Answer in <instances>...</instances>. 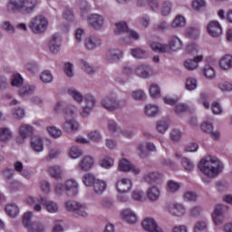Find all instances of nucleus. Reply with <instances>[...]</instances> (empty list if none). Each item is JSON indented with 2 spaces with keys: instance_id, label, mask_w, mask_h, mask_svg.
Masks as SVG:
<instances>
[{
  "instance_id": "obj_51",
  "label": "nucleus",
  "mask_w": 232,
  "mask_h": 232,
  "mask_svg": "<svg viewBox=\"0 0 232 232\" xmlns=\"http://www.w3.org/2000/svg\"><path fill=\"white\" fill-rule=\"evenodd\" d=\"M186 34L190 39H198L200 30L197 27H189L187 29Z\"/></svg>"
},
{
  "instance_id": "obj_47",
  "label": "nucleus",
  "mask_w": 232,
  "mask_h": 232,
  "mask_svg": "<svg viewBox=\"0 0 232 232\" xmlns=\"http://www.w3.org/2000/svg\"><path fill=\"white\" fill-rule=\"evenodd\" d=\"M180 162H181V166L184 168L185 171H192L193 168H195V164H193V161H191L188 158H182Z\"/></svg>"
},
{
  "instance_id": "obj_27",
  "label": "nucleus",
  "mask_w": 232,
  "mask_h": 232,
  "mask_svg": "<svg viewBox=\"0 0 232 232\" xmlns=\"http://www.w3.org/2000/svg\"><path fill=\"white\" fill-rule=\"evenodd\" d=\"M201 130L204 133H208L214 140H218L220 137V133H218V131H213V124L209 121L203 122L201 124Z\"/></svg>"
},
{
  "instance_id": "obj_19",
  "label": "nucleus",
  "mask_w": 232,
  "mask_h": 232,
  "mask_svg": "<svg viewBox=\"0 0 232 232\" xmlns=\"http://www.w3.org/2000/svg\"><path fill=\"white\" fill-rule=\"evenodd\" d=\"M89 23L92 28L99 30L104 26V17L98 14H93L89 16Z\"/></svg>"
},
{
  "instance_id": "obj_15",
  "label": "nucleus",
  "mask_w": 232,
  "mask_h": 232,
  "mask_svg": "<svg viewBox=\"0 0 232 232\" xmlns=\"http://www.w3.org/2000/svg\"><path fill=\"white\" fill-rule=\"evenodd\" d=\"M142 227L148 232H164V230H162V228H160L157 224V221L151 218H146L142 221Z\"/></svg>"
},
{
  "instance_id": "obj_46",
  "label": "nucleus",
  "mask_w": 232,
  "mask_h": 232,
  "mask_svg": "<svg viewBox=\"0 0 232 232\" xmlns=\"http://www.w3.org/2000/svg\"><path fill=\"white\" fill-rule=\"evenodd\" d=\"M186 26V18L182 15H178L172 22V28H182Z\"/></svg>"
},
{
  "instance_id": "obj_24",
  "label": "nucleus",
  "mask_w": 232,
  "mask_h": 232,
  "mask_svg": "<svg viewBox=\"0 0 232 232\" xmlns=\"http://www.w3.org/2000/svg\"><path fill=\"white\" fill-rule=\"evenodd\" d=\"M31 148L35 153H41L44 150V141L40 136H34L31 139Z\"/></svg>"
},
{
  "instance_id": "obj_53",
  "label": "nucleus",
  "mask_w": 232,
  "mask_h": 232,
  "mask_svg": "<svg viewBox=\"0 0 232 232\" xmlns=\"http://www.w3.org/2000/svg\"><path fill=\"white\" fill-rule=\"evenodd\" d=\"M12 113H13V117L17 121H21V119H24V115H25L24 109L21 107L13 109Z\"/></svg>"
},
{
  "instance_id": "obj_8",
  "label": "nucleus",
  "mask_w": 232,
  "mask_h": 232,
  "mask_svg": "<svg viewBox=\"0 0 232 232\" xmlns=\"http://www.w3.org/2000/svg\"><path fill=\"white\" fill-rule=\"evenodd\" d=\"M32 212H26L23 218V224L27 227L28 232H44V225L43 223L32 224Z\"/></svg>"
},
{
  "instance_id": "obj_9",
  "label": "nucleus",
  "mask_w": 232,
  "mask_h": 232,
  "mask_svg": "<svg viewBox=\"0 0 232 232\" xmlns=\"http://www.w3.org/2000/svg\"><path fill=\"white\" fill-rule=\"evenodd\" d=\"M83 102L85 106L82 107L81 115L83 117V119H86L90 117L92 111L95 110L97 101L95 100V96L92 94H86L83 98Z\"/></svg>"
},
{
  "instance_id": "obj_17",
  "label": "nucleus",
  "mask_w": 232,
  "mask_h": 232,
  "mask_svg": "<svg viewBox=\"0 0 232 232\" xmlns=\"http://www.w3.org/2000/svg\"><path fill=\"white\" fill-rule=\"evenodd\" d=\"M124 53L117 48L109 49L106 53V59L109 63H117L122 59Z\"/></svg>"
},
{
  "instance_id": "obj_36",
  "label": "nucleus",
  "mask_w": 232,
  "mask_h": 232,
  "mask_svg": "<svg viewBox=\"0 0 232 232\" xmlns=\"http://www.w3.org/2000/svg\"><path fill=\"white\" fill-rule=\"evenodd\" d=\"M114 34L116 35H122V34H128L130 29L128 28V24L126 22H118L115 24Z\"/></svg>"
},
{
  "instance_id": "obj_35",
  "label": "nucleus",
  "mask_w": 232,
  "mask_h": 232,
  "mask_svg": "<svg viewBox=\"0 0 232 232\" xmlns=\"http://www.w3.org/2000/svg\"><path fill=\"white\" fill-rule=\"evenodd\" d=\"M67 93L68 95H70L73 101H75V102H77L78 104H82V102L84 101V96H82V94L75 90V89H68L67 90Z\"/></svg>"
},
{
  "instance_id": "obj_55",
  "label": "nucleus",
  "mask_w": 232,
  "mask_h": 232,
  "mask_svg": "<svg viewBox=\"0 0 232 232\" xmlns=\"http://www.w3.org/2000/svg\"><path fill=\"white\" fill-rule=\"evenodd\" d=\"M23 76L21 74H14L13 79L11 82V86L15 87V88H20V86H23Z\"/></svg>"
},
{
  "instance_id": "obj_1",
  "label": "nucleus",
  "mask_w": 232,
  "mask_h": 232,
  "mask_svg": "<svg viewBox=\"0 0 232 232\" xmlns=\"http://www.w3.org/2000/svg\"><path fill=\"white\" fill-rule=\"evenodd\" d=\"M224 166L222 162L217 158L209 157L208 160H201L199 162V169L210 179H215L220 171H222Z\"/></svg>"
},
{
  "instance_id": "obj_57",
  "label": "nucleus",
  "mask_w": 232,
  "mask_h": 232,
  "mask_svg": "<svg viewBox=\"0 0 232 232\" xmlns=\"http://www.w3.org/2000/svg\"><path fill=\"white\" fill-rule=\"evenodd\" d=\"M171 8H172L171 2L169 1L163 2L161 5V14L164 16L169 15V14H171Z\"/></svg>"
},
{
  "instance_id": "obj_56",
  "label": "nucleus",
  "mask_w": 232,
  "mask_h": 232,
  "mask_svg": "<svg viewBox=\"0 0 232 232\" xmlns=\"http://www.w3.org/2000/svg\"><path fill=\"white\" fill-rule=\"evenodd\" d=\"M130 55L134 57V59H144L146 57V52L140 48L130 49Z\"/></svg>"
},
{
  "instance_id": "obj_52",
  "label": "nucleus",
  "mask_w": 232,
  "mask_h": 232,
  "mask_svg": "<svg viewBox=\"0 0 232 232\" xmlns=\"http://www.w3.org/2000/svg\"><path fill=\"white\" fill-rule=\"evenodd\" d=\"M167 189L169 193H177L180 189V184L173 180H169L167 183Z\"/></svg>"
},
{
  "instance_id": "obj_13",
  "label": "nucleus",
  "mask_w": 232,
  "mask_h": 232,
  "mask_svg": "<svg viewBox=\"0 0 232 232\" xmlns=\"http://www.w3.org/2000/svg\"><path fill=\"white\" fill-rule=\"evenodd\" d=\"M38 202H40L48 213H59V204L53 200L46 198V197H39Z\"/></svg>"
},
{
  "instance_id": "obj_45",
  "label": "nucleus",
  "mask_w": 232,
  "mask_h": 232,
  "mask_svg": "<svg viewBox=\"0 0 232 232\" xmlns=\"http://www.w3.org/2000/svg\"><path fill=\"white\" fill-rule=\"evenodd\" d=\"M149 92L152 99H159L160 97V87L157 83L150 84Z\"/></svg>"
},
{
  "instance_id": "obj_3",
  "label": "nucleus",
  "mask_w": 232,
  "mask_h": 232,
  "mask_svg": "<svg viewBox=\"0 0 232 232\" xmlns=\"http://www.w3.org/2000/svg\"><path fill=\"white\" fill-rule=\"evenodd\" d=\"M182 40L179 38L177 35L170 36L169 40V44H164L157 42H153L150 44V48L152 52H156L157 53H169L171 52H179V50H182Z\"/></svg>"
},
{
  "instance_id": "obj_58",
  "label": "nucleus",
  "mask_w": 232,
  "mask_h": 232,
  "mask_svg": "<svg viewBox=\"0 0 232 232\" xmlns=\"http://www.w3.org/2000/svg\"><path fill=\"white\" fill-rule=\"evenodd\" d=\"M192 6L197 12H202L206 9V1L204 0H194L192 2Z\"/></svg>"
},
{
  "instance_id": "obj_5",
  "label": "nucleus",
  "mask_w": 232,
  "mask_h": 232,
  "mask_svg": "<svg viewBox=\"0 0 232 232\" xmlns=\"http://www.w3.org/2000/svg\"><path fill=\"white\" fill-rule=\"evenodd\" d=\"M65 122L63 125V128L67 133L71 131H77L79 130V122L73 120V115L77 113V106L69 105L63 110Z\"/></svg>"
},
{
  "instance_id": "obj_6",
  "label": "nucleus",
  "mask_w": 232,
  "mask_h": 232,
  "mask_svg": "<svg viewBox=\"0 0 232 232\" xmlns=\"http://www.w3.org/2000/svg\"><path fill=\"white\" fill-rule=\"evenodd\" d=\"M54 193L58 197L67 195V197H75L79 194V184L74 179H68L64 184L60 183L54 187Z\"/></svg>"
},
{
  "instance_id": "obj_20",
  "label": "nucleus",
  "mask_w": 232,
  "mask_h": 232,
  "mask_svg": "<svg viewBox=\"0 0 232 232\" xmlns=\"http://www.w3.org/2000/svg\"><path fill=\"white\" fill-rule=\"evenodd\" d=\"M121 217L127 224H137L139 218H137V214L133 212V210L130 208H125L121 211Z\"/></svg>"
},
{
  "instance_id": "obj_21",
  "label": "nucleus",
  "mask_w": 232,
  "mask_h": 232,
  "mask_svg": "<svg viewBox=\"0 0 232 232\" xmlns=\"http://www.w3.org/2000/svg\"><path fill=\"white\" fill-rule=\"evenodd\" d=\"M102 44V41L97 35H91L85 39V47L87 50H95Z\"/></svg>"
},
{
  "instance_id": "obj_31",
  "label": "nucleus",
  "mask_w": 232,
  "mask_h": 232,
  "mask_svg": "<svg viewBox=\"0 0 232 232\" xmlns=\"http://www.w3.org/2000/svg\"><path fill=\"white\" fill-rule=\"evenodd\" d=\"M106 181L102 179H96L92 185V188L94 189V192L97 193L98 195H101L106 191L107 188Z\"/></svg>"
},
{
  "instance_id": "obj_41",
  "label": "nucleus",
  "mask_w": 232,
  "mask_h": 232,
  "mask_svg": "<svg viewBox=\"0 0 232 232\" xmlns=\"http://www.w3.org/2000/svg\"><path fill=\"white\" fill-rule=\"evenodd\" d=\"M96 180L95 176L92 173H86L82 176V182L87 188H92Z\"/></svg>"
},
{
  "instance_id": "obj_39",
  "label": "nucleus",
  "mask_w": 232,
  "mask_h": 232,
  "mask_svg": "<svg viewBox=\"0 0 232 232\" xmlns=\"http://www.w3.org/2000/svg\"><path fill=\"white\" fill-rule=\"evenodd\" d=\"M12 139V131L8 128H0V142H8Z\"/></svg>"
},
{
  "instance_id": "obj_43",
  "label": "nucleus",
  "mask_w": 232,
  "mask_h": 232,
  "mask_svg": "<svg viewBox=\"0 0 232 232\" xmlns=\"http://www.w3.org/2000/svg\"><path fill=\"white\" fill-rule=\"evenodd\" d=\"M35 92L34 85H25L24 88L20 89L18 94L20 97H26V95H32Z\"/></svg>"
},
{
  "instance_id": "obj_11",
  "label": "nucleus",
  "mask_w": 232,
  "mask_h": 232,
  "mask_svg": "<svg viewBox=\"0 0 232 232\" xmlns=\"http://www.w3.org/2000/svg\"><path fill=\"white\" fill-rule=\"evenodd\" d=\"M146 149L151 153H157V146H155V143L151 141L146 142L145 144L139 143L137 150L140 159H146V155H148V151H146Z\"/></svg>"
},
{
  "instance_id": "obj_30",
  "label": "nucleus",
  "mask_w": 232,
  "mask_h": 232,
  "mask_svg": "<svg viewBox=\"0 0 232 232\" xmlns=\"http://www.w3.org/2000/svg\"><path fill=\"white\" fill-rule=\"evenodd\" d=\"M147 198L150 202H157L160 198V189L157 187H151L147 190Z\"/></svg>"
},
{
  "instance_id": "obj_38",
  "label": "nucleus",
  "mask_w": 232,
  "mask_h": 232,
  "mask_svg": "<svg viewBox=\"0 0 232 232\" xmlns=\"http://www.w3.org/2000/svg\"><path fill=\"white\" fill-rule=\"evenodd\" d=\"M169 129V122L166 120H160L156 122V131L164 134Z\"/></svg>"
},
{
  "instance_id": "obj_33",
  "label": "nucleus",
  "mask_w": 232,
  "mask_h": 232,
  "mask_svg": "<svg viewBox=\"0 0 232 232\" xmlns=\"http://www.w3.org/2000/svg\"><path fill=\"white\" fill-rule=\"evenodd\" d=\"M5 213L11 218H15L19 215V207L14 203L8 204L5 206Z\"/></svg>"
},
{
  "instance_id": "obj_25",
  "label": "nucleus",
  "mask_w": 232,
  "mask_h": 232,
  "mask_svg": "<svg viewBox=\"0 0 232 232\" xmlns=\"http://www.w3.org/2000/svg\"><path fill=\"white\" fill-rule=\"evenodd\" d=\"M153 72V69L150 65L141 64L136 67L135 73L138 77H141L142 79H148L150 75Z\"/></svg>"
},
{
  "instance_id": "obj_54",
  "label": "nucleus",
  "mask_w": 232,
  "mask_h": 232,
  "mask_svg": "<svg viewBox=\"0 0 232 232\" xmlns=\"http://www.w3.org/2000/svg\"><path fill=\"white\" fill-rule=\"evenodd\" d=\"M69 155L71 159H79V157L82 156V150L78 146H72L70 149Z\"/></svg>"
},
{
  "instance_id": "obj_42",
  "label": "nucleus",
  "mask_w": 232,
  "mask_h": 232,
  "mask_svg": "<svg viewBox=\"0 0 232 232\" xmlns=\"http://www.w3.org/2000/svg\"><path fill=\"white\" fill-rule=\"evenodd\" d=\"M113 164H115V161L113 160V158L110 156L104 157L100 161V166L102 168H104L105 169H110V168H113Z\"/></svg>"
},
{
  "instance_id": "obj_4",
  "label": "nucleus",
  "mask_w": 232,
  "mask_h": 232,
  "mask_svg": "<svg viewBox=\"0 0 232 232\" xmlns=\"http://www.w3.org/2000/svg\"><path fill=\"white\" fill-rule=\"evenodd\" d=\"M102 108L108 111H115V110H121L126 108L128 105V100L126 98L117 99L115 94H109L101 101Z\"/></svg>"
},
{
  "instance_id": "obj_60",
  "label": "nucleus",
  "mask_w": 232,
  "mask_h": 232,
  "mask_svg": "<svg viewBox=\"0 0 232 232\" xmlns=\"http://www.w3.org/2000/svg\"><path fill=\"white\" fill-rule=\"evenodd\" d=\"M130 95L134 101H144L146 99V93L142 90L133 91Z\"/></svg>"
},
{
  "instance_id": "obj_62",
  "label": "nucleus",
  "mask_w": 232,
  "mask_h": 232,
  "mask_svg": "<svg viewBox=\"0 0 232 232\" xmlns=\"http://www.w3.org/2000/svg\"><path fill=\"white\" fill-rule=\"evenodd\" d=\"M80 64H81L82 70H84V72H86V73H89V74L95 73V68H93V66H92L90 63H88V62L82 60L80 62Z\"/></svg>"
},
{
  "instance_id": "obj_50",
  "label": "nucleus",
  "mask_w": 232,
  "mask_h": 232,
  "mask_svg": "<svg viewBox=\"0 0 232 232\" xmlns=\"http://www.w3.org/2000/svg\"><path fill=\"white\" fill-rule=\"evenodd\" d=\"M203 73L207 79H215V69L209 64L205 65Z\"/></svg>"
},
{
  "instance_id": "obj_59",
  "label": "nucleus",
  "mask_w": 232,
  "mask_h": 232,
  "mask_svg": "<svg viewBox=\"0 0 232 232\" xmlns=\"http://www.w3.org/2000/svg\"><path fill=\"white\" fill-rule=\"evenodd\" d=\"M25 69L30 73H37V72H39V63H37L36 62H28L25 64Z\"/></svg>"
},
{
  "instance_id": "obj_26",
  "label": "nucleus",
  "mask_w": 232,
  "mask_h": 232,
  "mask_svg": "<svg viewBox=\"0 0 232 232\" xmlns=\"http://www.w3.org/2000/svg\"><path fill=\"white\" fill-rule=\"evenodd\" d=\"M117 190L119 193H128L131 190V179H121L116 184Z\"/></svg>"
},
{
  "instance_id": "obj_40",
  "label": "nucleus",
  "mask_w": 232,
  "mask_h": 232,
  "mask_svg": "<svg viewBox=\"0 0 232 232\" xmlns=\"http://www.w3.org/2000/svg\"><path fill=\"white\" fill-rule=\"evenodd\" d=\"M198 81H197L196 78H193V77L187 78L186 83H185L186 90H188V92H193L195 91L196 88H198Z\"/></svg>"
},
{
  "instance_id": "obj_37",
  "label": "nucleus",
  "mask_w": 232,
  "mask_h": 232,
  "mask_svg": "<svg viewBox=\"0 0 232 232\" xmlns=\"http://www.w3.org/2000/svg\"><path fill=\"white\" fill-rule=\"evenodd\" d=\"M48 172L53 179H63V169L58 165L49 167Z\"/></svg>"
},
{
  "instance_id": "obj_29",
  "label": "nucleus",
  "mask_w": 232,
  "mask_h": 232,
  "mask_svg": "<svg viewBox=\"0 0 232 232\" xmlns=\"http://www.w3.org/2000/svg\"><path fill=\"white\" fill-rule=\"evenodd\" d=\"M93 158L90 156H85L82 161L79 163L78 168L82 169V171H89V169H92L93 168L94 164Z\"/></svg>"
},
{
  "instance_id": "obj_61",
  "label": "nucleus",
  "mask_w": 232,
  "mask_h": 232,
  "mask_svg": "<svg viewBox=\"0 0 232 232\" xmlns=\"http://www.w3.org/2000/svg\"><path fill=\"white\" fill-rule=\"evenodd\" d=\"M194 232H208V224L205 221H198L194 226Z\"/></svg>"
},
{
  "instance_id": "obj_2",
  "label": "nucleus",
  "mask_w": 232,
  "mask_h": 232,
  "mask_svg": "<svg viewBox=\"0 0 232 232\" xmlns=\"http://www.w3.org/2000/svg\"><path fill=\"white\" fill-rule=\"evenodd\" d=\"M37 6V0H8L7 12H20V14H32Z\"/></svg>"
},
{
  "instance_id": "obj_14",
  "label": "nucleus",
  "mask_w": 232,
  "mask_h": 232,
  "mask_svg": "<svg viewBox=\"0 0 232 232\" xmlns=\"http://www.w3.org/2000/svg\"><path fill=\"white\" fill-rule=\"evenodd\" d=\"M118 169L120 171H131L134 175H139L140 173V169L133 165L126 159H121L119 161Z\"/></svg>"
},
{
  "instance_id": "obj_63",
  "label": "nucleus",
  "mask_w": 232,
  "mask_h": 232,
  "mask_svg": "<svg viewBox=\"0 0 232 232\" xmlns=\"http://www.w3.org/2000/svg\"><path fill=\"white\" fill-rule=\"evenodd\" d=\"M47 131L54 139H59L63 135V130L57 129L56 127H47Z\"/></svg>"
},
{
  "instance_id": "obj_23",
  "label": "nucleus",
  "mask_w": 232,
  "mask_h": 232,
  "mask_svg": "<svg viewBox=\"0 0 232 232\" xmlns=\"http://www.w3.org/2000/svg\"><path fill=\"white\" fill-rule=\"evenodd\" d=\"M143 179L148 184H159L162 180V173L152 171L143 176Z\"/></svg>"
},
{
  "instance_id": "obj_22",
  "label": "nucleus",
  "mask_w": 232,
  "mask_h": 232,
  "mask_svg": "<svg viewBox=\"0 0 232 232\" xmlns=\"http://www.w3.org/2000/svg\"><path fill=\"white\" fill-rule=\"evenodd\" d=\"M204 61L203 55H198L193 59H187L184 62V66L187 70L193 71L198 68V63H202Z\"/></svg>"
},
{
  "instance_id": "obj_12",
  "label": "nucleus",
  "mask_w": 232,
  "mask_h": 232,
  "mask_svg": "<svg viewBox=\"0 0 232 232\" xmlns=\"http://www.w3.org/2000/svg\"><path fill=\"white\" fill-rule=\"evenodd\" d=\"M63 44V36L59 33H55L52 35L49 41V50L53 53H59L61 46Z\"/></svg>"
},
{
  "instance_id": "obj_34",
  "label": "nucleus",
  "mask_w": 232,
  "mask_h": 232,
  "mask_svg": "<svg viewBox=\"0 0 232 232\" xmlns=\"http://www.w3.org/2000/svg\"><path fill=\"white\" fill-rule=\"evenodd\" d=\"M144 113L147 117H157L159 115V106L148 104L145 106Z\"/></svg>"
},
{
  "instance_id": "obj_16",
  "label": "nucleus",
  "mask_w": 232,
  "mask_h": 232,
  "mask_svg": "<svg viewBox=\"0 0 232 232\" xmlns=\"http://www.w3.org/2000/svg\"><path fill=\"white\" fill-rule=\"evenodd\" d=\"M207 32L210 37H220L222 35V25L217 21H212L207 25Z\"/></svg>"
},
{
  "instance_id": "obj_28",
  "label": "nucleus",
  "mask_w": 232,
  "mask_h": 232,
  "mask_svg": "<svg viewBox=\"0 0 232 232\" xmlns=\"http://www.w3.org/2000/svg\"><path fill=\"white\" fill-rule=\"evenodd\" d=\"M19 135L24 140L34 135V127L29 124H22L19 128Z\"/></svg>"
},
{
  "instance_id": "obj_44",
  "label": "nucleus",
  "mask_w": 232,
  "mask_h": 232,
  "mask_svg": "<svg viewBox=\"0 0 232 232\" xmlns=\"http://www.w3.org/2000/svg\"><path fill=\"white\" fill-rule=\"evenodd\" d=\"M6 185L10 191H17L23 188V183L14 179H8Z\"/></svg>"
},
{
  "instance_id": "obj_64",
  "label": "nucleus",
  "mask_w": 232,
  "mask_h": 232,
  "mask_svg": "<svg viewBox=\"0 0 232 232\" xmlns=\"http://www.w3.org/2000/svg\"><path fill=\"white\" fill-rule=\"evenodd\" d=\"M218 88L221 90V92H232V84L228 82L219 83Z\"/></svg>"
},
{
  "instance_id": "obj_49",
  "label": "nucleus",
  "mask_w": 232,
  "mask_h": 232,
  "mask_svg": "<svg viewBox=\"0 0 232 232\" xmlns=\"http://www.w3.org/2000/svg\"><path fill=\"white\" fill-rule=\"evenodd\" d=\"M40 79L41 81H43V82H44L45 84H48L50 82H53V75L50 71H44L40 76Z\"/></svg>"
},
{
  "instance_id": "obj_32",
  "label": "nucleus",
  "mask_w": 232,
  "mask_h": 232,
  "mask_svg": "<svg viewBox=\"0 0 232 232\" xmlns=\"http://www.w3.org/2000/svg\"><path fill=\"white\" fill-rule=\"evenodd\" d=\"M219 66L222 70H231L232 56L229 54L224 55L219 61Z\"/></svg>"
},
{
  "instance_id": "obj_18",
  "label": "nucleus",
  "mask_w": 232,
  "mask_h": 232,
  "mask_svg": "<svg viewBox=\"0 0 232 232\" xmlns=\"http://www.w3.org/2000/svg\"><path fill=\"white\" fill-rule=\"evenodd\" d=\"M169 211L170 213V215H172V217H184V215H186V208L184 207V205L180 204V203H172L169 208Z\"/></svg>"
},
{
  "instance_id": "obj_48",
  "label": "nucleus",
  "mask_w": 232,
  "mask_h": 232,
  "mask_svg": "<svg viewBox=\"0 0 232 232\" xmlns=\"http://www.w3.org/2000/svg\"><path fill=\"white\" fill-rule=\"evenodd\" d=\"M81 204L77 201L69 200L64 203V208L67 211H77L80 208Z\"/></svg>"
},
{
  "instance_id": "obj_7",
  "label": "nucleus",
  "mask_w": 232,
  "mask_h": 232,
  "mask_svg": "<svg viewBox=\"0 0 232 232\" xmlns=\"http://www.w3.org/2000/svg\"><path fill=\"white\" fill-rule=\"evenodd\" d=\"M29 29L36 35L44 34L48 30V18L43 15L34 16L29 23Z\"/></svg>"
},
{
  "instance_id": "obj_10",
  "label": "nucleus",
  "mask_w": 232,
  "mask_h": 232,
  "mask_svg": "<svg viewBox=\"0 0 232 232\" xmlns=\"http://www.w3.org/2000/svg\"><path fill=\"white\" fill-rule=\"evenodd\" d=\"M228 207L226 205H216L214 208V212L212 214V218L216 226H220L224 222V213L227 211Z\"/></svg>"
}]
</instances>
